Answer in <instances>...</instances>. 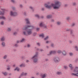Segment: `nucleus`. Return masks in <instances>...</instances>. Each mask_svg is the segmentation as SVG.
<instances>
[{"label": "nucleus", "instance_id": "nucleus-27", "mask_svg": "<svg viewBox=\"0 0 78 78\" xmlns=\"http://www.w3.org/2000/svg\"><path fill=\"white\" fill-rule=\"evenodd\" d=\"M10 2L12 3H16V1L15 0H11Z\"/></svg>", "mask_w": 78, "mask_h": 78}, {"label": "nucleus", "instance_id": "nucleus-18", "mask_svg": "<svg viewBox=\"0 0 78 78\" xmlns=\"http://www.w3.org/2000/svg\"><path fill=\"white\" fill-rule=\"evenodd\" d=\"M7 70H9L11 69V66L8 65L7 66Z\"/></svg>", "mask_w": 78, "mask_h": 78}, {"label": "nucleus", "instance_id": "nucleus-48", "mask_svg": "<svg viewBox=\"0 0 78 78\" xmlns=\"http://www.w3.org/2000/svg\"><path fill=\"white\" fill-rule=\"evenodd\" d=\"M57 24L58 25H61V23L59 22H58L57 23Z\"/></svg>", "mask_w": 78, "mask_h": 78}, {"label": "nucleus", "instance_id": "nucleus-30", "mask_svg": "<svg viewBox=\"0 0 78 78\" xmlns=\"http://www.w3.org/2000/svg\"><path fill=\"white\" fill-rule=\"evenodd\" d=\"M75 48L76 51H78V47L77 46H75Z\"/></svg>", "mask_w": 78, "mask_h": 78}, {"label": "nucleus", "instance_id": "nucleus-21", "mask_svg": "<svg viewBox=\"0 0 78 78\" xmlns=\"http://www.w3.org/2000/svg\"><path fill=\"white\" fill-rule=\"evenodd\" d=\"M44 24V23L43 22H42L41 23L39 24L40 27H42V26H43Z\"/></svg>", "mask_w": 78, "mask_h": 78}, {"label": "nucleus", "instance_id": "nucleus-39", "mask_svg": "<svg viewBox=\"0 0 78 78\" xmlns=\"http://www.w3.org/2000/svg\"><path fill=\"white\" fill-rule=\"evenodd\" d=\"M35 17L37 18H38V19H39V15L38 14L35 15Z\"/></svg>", "mask_w": 78, "mask_h": 78}, {"label": "nucleus", "instance_id": "nucleus-12", "mask_svg": "<svg viewBox=\"0 0 78 78\" xmlns=\"http://www.w3.org/2000/svg\"><path fill=\"white\" fill-rule=\"evenodd\" d=\"M1 45L3 47H5V46H6V43H5V42L4 41H2V42L1 43Z\"/></svg>", "mask_w": 78, "mask_h": 78}, {"label": "nucleus", "instance_id": "nucleus-14", "mask_svg": "<svg viewBox=\"0 0 78 78\" xmlns=\"http://www.w3.org/2000/svg\"><path fill=\"white\" fill-rule=\"evenodd\" d=\"M57 52V51H51L50 52V55H51V54H56Z\"/></svg>", "mask_w": 78, "mask_h": 78}, {"label": "nucleus", "instance_id": "nucleus-5", "mask_svg": "<svg viewBox=\"0 0 78 78\" xmlns=\"http://www.w3.org/2000/svg\"><path fill=\"white\" fill-rule=\"evenodd\" d=\"M10 15L11 16L16 17L18 16V13L17 12H13L12 11L10 12Z\"/></svg>", "mask_w": 78, "mask_h": 78}, {"label": "nucleus", "instance_id": "nucleus-32", "mask_svg": "<svg viewBox=\"0 0 78 78\" xmlns=\"http://www.w3.org/2000/svg\"><path fill=\"white\" fill-rule=\"evenodd\" d=\"M57 53L59 54H61V53H62V52L61 50H58V51Z\"/></svg>", "mask_w": 78, "mask_h": 78}, {"label": "nucleus", "instance_id": "nucleus-13", "mask_svg": "<svg viewBox=\"0 0 78 78\" xmlns=\"http://www.w3.org/2000/svg\"><path fill=\"white\" fill-rule=\"evenodd\" d=\"M62 55H63V56H66L67 54V52L65 50L63 51H62Z\"/></svg>", "mask_w": 78, "mask_h": 78}, {"label": "nucleus", "instance_id": "nucleus-15", "mask_svg": "<svg viewBox=\"0 0 78 78\" xmlns=\"http://www.w3.org/2000/svg\"><path fill=\"white\" fill-rule=\"evenodd\" d=\"M73 30H71V32H70V35L72 36H75V35L73 34Z\"/></svg>", "mask_w": 78, "mask_h": 78}, {"label": "nucleus", "instance_id": "nucleus-54", "mask_svg": "<svg viewBox=\"0 0 78 78\" xmlns=\"http://www.w3.org/2000/svg\"><path fill=\"white\" fill-rule=\"evenodd\" d=\"M73 42V41H71V40L69 41V44H72V43Z\"/></svg>", "mask_w": 78, "mask_h": 78}, {"label": "nucleus", "instance_id": "nucleus-3", "mask_svg": "<svg viewBox=\"0 0 78 78\" xmlns=\"http://www.w3.org/2000/svg\"><path fill=\"white\" fill-rule=\"evenodd\" d=\"M38 52H36L33 56L31 58V59L33 61V62L35 64H37L38 62Z\"/></svg>", "mask_w": 78, "mask_h": 78}, {"label": "nucleus", "instance_id": "nucleus-50", "mask_svg": "<svg viewBox=\"0 0 78 78\" xmlns=\"http://www.w3.org/2000/svg\"><path fill=\"white\" fill-rule=\"evenodd\" d=\"M36 35H37V33H34L33 34V36H35Z\"/></svg>", "mask_w": 78, "mask_h": 78}, {"label": "nucleus", "instance_id": "nucleus-46", "mask_svg": "<svg viewBox=\"0 0 78 78\" xmlns=\"http://www.w3.org/2000/svg\"><path fill=\"white\" fill-rule=\"evenodd\" d=\"M78 58H77L75 60V62L76 63V62H78Z\"/></svg>", "mask_w": 78, "mask_h": 78}, {"label": "nucleus", "instance_id": "nucleus-17", "mask_svg": "<svg viewBox=\"0 0 78 78\" xmlns=\"http://www.w3.org/2000/svg\"><path fill=\"white\" fill-rule=\"evenodd\" d=\"M25 41V38H23L21 39V40L20 41V42L21 43H23V42H24Z\"/></svg>", "mask_w": 78, "mask_h": 78}, {"label": "nucleus", "instance_id": "nucleus-40", "mask_svg": "<svg viewBox=\"0 0 78 78\" xmlns=\"http://www.w3.org/2000/svg\"><path fill=\"white\" fill-rule=\"evenodd\" d=\"M17 34V32H15L13 33V35L14 36H16Z\"/></svg>", "mask_w": 78, "mask_h": 78}, {"label": "nucleus", "instance_id": "nucleus-34", "mask_svg": "<svg viewBox=\"0 0 78 78\" xmlns=\"http://www.w3.org/2000/svg\"><path fill=\"white\" fill-rule=\"evenodd\" d=\"M44 34H40L39 35L40 37H44Z\"/></svg>", "mask_w": 78, "mask_h": 78}, {"label": "nucleus", "instance_id": "nucleus-6", "mask_svg": "<svg viewBox=\"0 0 78 78\" xmlns=\"http://www.w3.org/2000/svg\"><path fill=\"white\" fill-rule=\"evenodd\" d=\"M53 61L56 63H58L60 62V58L58 57H55L53 58Z\"/></svg>", "mask_w": 78, "mask_h": 78}, {"label": "nucleus", "instance_id": "nucleus-25", "mask_svg": "<svg viewBox=\"0 0 78 78\" xmlns=\"http://www.w3.org/2000/svg\"><path fill=\"white\" fill-rule=\"evenodd\" d=\"M0 19H3V20H5L6 18L5 16H0Z\"/></svg>", "mask_w": 78, "mask_h": 78}, {"label": "nucleus", "instance_id": "nucleus-43", "mask_svg": "<svg viewBox=\"0 0 78 78\" xmlns=\"http://www.w3.org/2000/svg\"><path fill=\"white\" fill-rule=\"evenodd\" d=\"M0 23L2 25H4V21H2Z\"/></svg>", "mask_w": 78, "mask_h": 78}, {"label": "nucleus", "instance_id": "nucleus-31", "mask_svg": "<svg viewBox=\"0 0 78 78\" xmlns=\"http://www.w3.org/2000/svg\"><path fill=\"white\" fill-rule=\"evenodd\" d=\"M19 6L20 8H23V5L22 4H20Z\"/></svg>", "mask_w": 78, "mask_h": 78}, {"label": "nucleus", "instance_id": "nucleus-33", "mask_svg": "<svg viewBox=\"0 0 78 78\" xmlns=\"http://www.w3.org/2000/svg\"><path fill=\"white\" fill-rule=\"evenodd\" d=\"M56 74H57V75H61L62 73L61 72H58L56 73Z\"/></svg>", "mask_w": 78, "mask_h": 78}, {"label": "nucleus", "instance_id": "nucleus-47", "mask_svg": "<svg viewBox=\"0 0 78 78\" xmlns=\"http://www.w3.org/2000/svg\"><path fill=\"white\" fill-rule=\"evenodd\" d=\"M36 30H37V31H39V30H40V28H36Z\"/></svg>", "mask_w": 78, "mask_h": 78}, {"label": "nucleus", "instance_id": "nucleus-28", "mask_svg": "<svg viewBox=\"0 0 78 78\" xmlns=\"http://www.w3.org/2000/svg\"><path fill=\"white\" fill-rule=\"evenodd\" d=\"M15 71L16 70H17L18 72L19 71V67H16V68L14 69Z\"/></svg>", "mask_w": 78, "mask_h": 78}, {"label": "nucleus", "instance_id": "nucleus-60", "mask_svg": "<svg viewBox=\"0 0 78 78\" xmlns=\"http://www.w3.org/2000/svg\"><path fill=\"white\" fill-rule=\"evenodd\" d=\"M9 59H7L6 60L5 62H9Z\"/></svg>", "mask_w": 78, "mask_h": 78}, {"label": "nucleus", "instance_id": "nucleus-37", "mask_svg": "<svg viewBox=\"0 0 78 78\" xmlns=\"http://www.w3.org/2000/svg\"><path fill=\"white\" fill-rule=\"evenodd\" d=\"M66 19L67 20H70V17H67L66 18Z\"/></svg>", "mask_w": 78, "mask_h": 78}, {"label": "nucleus", "instance_id": "nucleus-62", "mask_svg": "<svg viewBox=\"0 0 78 78\" xmlns=\"http://www.w3.org/2000/svg\"><path fill=\"white\" fill-rule=\"evenodd\" d=\"M48 42H49V41H46V44H48Z\"/></svg>", "mask_w": 78, "mask_h": 78}, {"label": "nucleus", "instance_id": "nucleus-36", "mask_svg": "<svg viewBox=\"0 0 78 78\" xmlns=\"http://www.w3.org/2000/svg\"><path fill=\"white\" fill-rule=\"evenodd\" d=\"M42 27H44V28H47V26L45 25V24H44L42 26Z\"/></svg>", "mask_w": 78, "mask_h": 78}, {"label": "nucleus", "instance_id": "nucleus-11", "mask_svg": "<svg viewBox=\"0 0 78 78\" xmlns=\"http://www.w3.org/2000/svg\"><path fill=\"white\" fill-rule=\"evenodd\" d=\"M28 75V73H24V72H23L21 73L20 75V76H26Z\"/></svg>", "mask_w": 78, "mask_h": 78}, {"label": "nucleus", "instance_id": "nucleus-26", "mask_svg": "<svg viewBox=\"0 0 78 78\" xmlns=\"http://www.w3.org/2000/svg\"><path fill=\"white\" fill-rule=\"evenodd\" d=\"M52 16H51V15H48L47 16V18H48V19H50V18H51L52 17Z\"/></svg>", "mask_w": 78, "mask_h": 78}, {"label": "nucleus", "instance_id": "nucleus-22", "mask_svg": "<svg viewBox=\"0 0 78 78\" xmlns=\"http://www.w3.org/2000/svg\"><path fill=\"white\" fill-rule=\"evenodd\" d=\"M72 5V6H76V3L75 2H73Z\"/></svg>", "mask_w": 78, "mask_h": 78}, {"label": "nucleus", "instance_id": "nucleus-57", "mask_svg": "<svg viewBox=\"0 0 78 78\" xmlns=\"http://www.w3.org/2000/svg\"><path fill=\"white\" fill-rule=\"evenodd\" d=\"M51 22H55V20L53 19H51Z\"/></svg>", "mask_w": 78, "mask_h": 78}, {"label": "nucleus", "instance_id": "nucleus-19", "mask_svg": "<svg viewBox=\"0 0 78 78\" xmlns=\"http://www.w3.org/2000/svg\"><path fill=\"white\" fill-rule=\"evenodd\" d=\"M29 9H31V11H34V8H33V7L32 6H30L29 7Z\"/></svg>", "mask_w": 78, "mask_h": 78}, {"label": "nucleus", "instance_id": "nucleus-7", "mask_svg": "<svg viewBox=\"0 0 78 78\" xmlns=\"http://www.w3.org/2000/svg\"><path fill=\"white\" fill-rule=\"evenodd\" d=\"M2 12L0 11V15H3L6 12L8 11L6 9L3 8L1 9Z\"/></svg>", "mask_w": 78, "mask_h": 78}, {"label": "nucleus", "instance_id": "nucleus-42", "mask_svg": "<svg viewBox=\"0 0 78 78\" xmlns=\"http://www.w3.org/2000/svg\"><path fill=\"white\" fill-rule=\"evenodd\" d=\"M12 8L13 11H14L16 9V7H12Z\"/></svg>", "mask_w": 78, "mask_h": 78}, {"label": "nucleus", "instance_id": "nucleus-59", "mask_svg": "<svg viewBox=\"0 0 78 78\" xmlns=\"http://www.w3.org/2000/svg\"><path fill=\"white\" fill-rule=\"evenodd\" d=\"M24 16H26L27 15V12H24Z\"/></svg>", "mask_w": 78, "mask_h": 78}, {"label": "nucleus", "instance_id": "nucleus-20", "mask_svg": "<svg viewBox=\"0 0 78 78\" xmlns=\"http://www.w3.org/2000/svg\"><path fill=\"white\" fill-rule=\"evenodd\" d=\"M8 58V55H5L3 57V59H6Z\"/></svg>", "mask_w": 78, "mask_h": 78}, {"label": "nucleus", "instance_id": "nucleus-45", "mask_svg": "<svg viewBox=\"0 0 78 78\" xmlns=\"http://www.w3.org/2000/svg\"><path fill=\"white\" fill-rule=\"evenodd\" d=\"M8 31H11V28H9L7 30Z\"/></svg>", "mask_w": 78, "mask_h": 78}, {"label": "nucleus", "instance_id": "nucleus-38", "mask_svg": "<svg viewBox=\"0 0 78 78\" xmlns=\"http://www.w3.org/2000/svg\"><path fill=\"white\" fill-rule=\"evenodd\" d=\"M66 30L67 31H70V32H71V30H73L67 29Z\"/></svg>", "mask_w": 78, "mask_h": 78}, {"label": "nucleus", "instance_id": "nucleus-61", "mask_svg": "<svg viewBox=\"0 0 78 78\" xmlns=\"http://www.w3.org/2000/svg\"><path fill=\"white\" fill-rule=\"evenodd\" d=\"M20 42V41H19V40L17 41L16 43L17 44H19V43Z\"/></svg>", "mask_w": 78, "mask_h": 78}, {"label": "nucleus", "instance_id": "nucleus-24", "mask_svg": "<svg viewBox=\"0 0 78 78\" xmlns=\"http://www.w3.org/2000/svg\"><path fill=\"white\" fill-rule=\"evenodd\" d=\"M69 55L70 56H73V53L72 52H70L69 53Z\"/></svg>", "mask_w": 78, "mask_h": 78}, {"label": "nucleus", "instance_id": "nucleus-2", "mask_svg": "<svg viewBox=\"0 0 78 78\" xmlns=\"http://www.w3.org/2000/svg\"><path fill=\"white\" fill-rule=\"evenodd\" d=\"M34 28V26H29L28 25H26L25 27H24V28H23V30H25V31H27V33L28 36V35H31L32 34V30L31 29H28V28Z\"/></svg>", "mask_w": 78, "mask_h": 78}, {"label": "nucleus", "instance_id": "nucleus-35", "mask_svg": "<svg viewBox=\"0 0 78 78\" xmlns=\"http://www.w3.org/2000/svg\"><path fill=\"white\" fill-rule=\"evenodd\" d=\"M2 74H3L5 76H6L7 75V73L6 72H2Z\"/></svg>", "mask_w": 78, "mask_h": 78}, {"label": "nucleus", "instance_id": "nucleus-4", "mask_svg": "<svg viewBox=\"0 0 78 78\" xmlns=\"http://www.w3.org/2000/svg\"><path fill=\"white\" fill-rule=\"evenodd\" d=\"M73 72L74 73H72L71 75L72 76H75L78 77V67H76L75 69L73 70Z\"/></svg>", "mask_w": 78, "mask_h": 78}, {"label": "nucleus", "instance_id": "nucleus-41", "mask_svg": "<svg viewBox=\"0 0 78 78\" xmlns=\"http://www.w3.org/2000/svg\"><path fill=\"white\" fill-rule=\"evenodd\" d=\"M15 47H18L19 45H18V44H15L14 45Z\"/></svg>", "mask_w": 78, "mask_h": 78}, {"label": "nucleus", "instance_id": "nucleus-1", "mask_svg": "<svg viewBox=\"0 0 78 78\" xmlns=\"http://www.w3.org/2000/svg\"><path fill=\"white\" fill-rule=\"evenodd\" d=\"M50 3V2H48V3L45 4H44L45 7L48 9H51L53 7L54 9H59L61 6V3L58 1L55 2V4H51V5H49Z\"/></svg>", "mask_w": 78, "mask_h": 78}, {"label": "nucleus", "instance_id": "nucleus-64", "mask_svg": "<svg viewBox=\"0 0 78 78\" xmlns=\"http://www.w3.org/2000/svg\"><path fill=\"white\" fill-rule=\"evenodd\" d=\"M26 62H27V63H28V62H29V60H27L26 61Z\"/></svg>", "mask_w": 78, "mask_h": 78}, {"label": "nucleus", "instance_id": "nucleus-51", "mask_svg": "<svg viewBox=\"0 0 78 78\" xmlns=\"http://www.w3.org/2000/svg\"><path fill=\"white\" fill-rule=\"evenodd\" d=\"M41 11H44L45 10V8L44 7H43L41 9Z\"/></svg>", "mask_w": 78, "mask_h": 78}, {"label": "nucleus", "instance_id": "nucleus-58", "mask_svg": "<svg viewBox=\"0 0 78 78\" xmlns=\"http://www.w3.org/2000/svg\"><path fill=\"white\" fill-rule=\"evenodd\" d=\"M45 61L46 62L48 61L49 60L48 58H46L45 59Z\"/></svg>", "mask_w": 78, "mask_h": 78}, {"label": "nucleus", "instance_id": "nucleus-53", "mask_svg": "<svg viewBox=\"0 0 78 78\" xmlns=\"http://www.w3.org/2000/svg\"><path fill=\"white\" fill-rule=\"evenodd\" d=\"M37 45H38V46H39V47H40V46H41V44H40V43H37Z\"/></svg>", "mask_w": 78, "mask_h": 78}, {"label": "nucleus", "instance_id": "nucleus-44", "mask_svg": "<svg viewBox=\"0 0 78 78\" xmlns=\"http://www.w3.org/2000/svg\"><path fill=\"white\" fill-rule=\"evenodd\" d=\"M48 39V36H47L44 38V40L46 41V40H47Z\"/></svg>", "mask_w": 78, "mask_h": 78}, {"label": "nucleus", "instance_id": "nucleus-10", "mask_svg": "<svg viewBox=\"0 0 78 78\" xmlns=\"http://www.w3.org/2000/svg\"><path fill=\"white\" fill-rule=\"evenodd\" d=\"M0 40L1 42H4L5 41V37L4 36L0 38Z\"/></svg>", "mask_w": 78, "mask_h": 78}, {"label": "nucleus", "instance_id": "nucleus-23", "mask_svg": "<svg viewBox=\"0 0 78 78\" xmlns=\"http://www.w3.org/2000/svg\"><path fill=\"white\" fill-rule=\"evenodd\" d=\"M69 67L71 70H73V67H72V65L71 64H69Z\"/></svg>", "mask_w": 78, "mask_h": 78}, {"label": "nucleus", "instance_id": "nucleus-56", "mask_svg": "<svg viewBox=\"0 0 78 78\" xmlns=\"http://www.w3.org/2000/svg\"><path fill=\"white\" fill-rule=\"evenodd\" d=\"M64 68L65 69H67V68H68L67 67V66H64Z\"/></svg>", "mask_w": 78, "mask_h": 78}, {"label": "nucleus", "instance_id": "nucleus-52", "mask_svg": "<svg viewBox=\"0 0 78 78\" xmlns=\"http://www.w3.org/2000/svg\"><path fill=\"white\" fill-rule=\"evenodd\" d=\"M75 25V23H73L71 25L72 27H74Z\"/></svg>", "mask_w": 78, "mask_h": 78}, {"label": "nucleus", "instance_id": "nucleus-16", "mask_svg": "<svg viewBox=\"0 0 78 78\" xmlns=\"http://www.w3.org/2000/svg\"><path fill=\"white\" fill-rule=\"evenodd\" d=\"M23 34L25 36H28V34L27 31H23Z\"/></svg>", "mask_w": 78, "mask_h": 78}, {"label": "nucleus", "instance_id": "nucleus-49", "mask_svg": "<svg viewBox=\"0 0 78 78\" xmlns=\"http://www.w3.org/2000/svg\"><path fill=\"white\" fill-rule=\"evenodd\" d=\"M27 47H28V48H29L31 47V45L30 44H28L27 46Z\"/></svg>", "mask_w": 78, "mask_h": 78}, {"label": "nucleus", "instance_id": "nucleus-63", "mask_svg": "<svg viewBox=\"0 0 78 78\" xmlns=\"http://www.w3.org/2000/svg\"><path fill=\"white\" fill-rule=\"evenodd\" d=\"M44 16H41V19H44Z\"/></svg>", "mask_w": 78, "mask_h": 78}, {"label": "nucleus", "instance_id": "nucleus-55", "mask_svg": "<svg viewBox=\"0 0 78 78\" xmlns=\"http://www.w3.org/2000/svg\"><path fill=\"white\" fill-rule=\"evenodd\" d=\"M51 47H53V48H54V44H51Z\"/></svg>", "mask_w": 78, "mask_h": 78}, {"label": "nucleus", "instance_id": "nucleus-29", "mask_svg": "<svg viewBox=\"0 0 78 78\" xmlns=\"http://www.w3.org/2000/svg\"><path fill=\"white\" fill-rule=\"evenodd\" d=\"M20 67H25V65L24 64H21V65H20Z\"/></svg>", "mask_w": 78, "mask_h": 78}, {"label": "nucleus", "instance_id": "nucleus-8", "mask_svg": "<svg viewBox=\"0 0 78 78\" xmlns=\"http://www.w3.org/2000/svg\"><path fill=\"white\" fill-rule=\"evenodd\" d=\"M41 78H45L47 77V74L45 73H41Z\"/></svg>", "mask_w": 78, "mask_h": 78}, {"label": "nucleus", "instance_id": "nucleus-9", "mask_svg": "<svg viewBox=\"0 0 78 78\" xmlns=\"http://www.w3.org/2000/svg\"><path fill=\"white\" fill-rule=\"evenodd\" d=\"M29 19V18L25 19V20L27 24H30V22Z\"/></svg>", "mask_w": 78, "mask_h": 78}]
</instances>
